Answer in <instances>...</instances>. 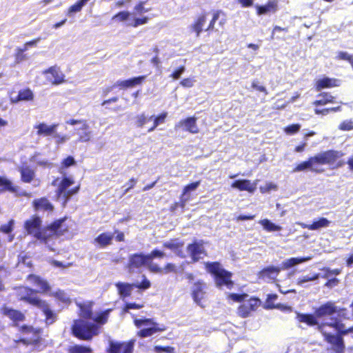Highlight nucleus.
<instances>
[{"label":"nucleus","instance_id":"obj_28","mask_svg":"<svg viewBox=\"0 0 353 353\" xmlns=\"http://www.w3.org/2000/svg\"><path fill=\"white\" fill-rule=\"evenodd\" d=\"M325 325L332 327L336 330L338 334L336 336H340L341 338V335L347 334L350 332H353V325L347 329L345 328V325L338 319H334L331 322L325 323Z\"/></svg>","mask_w":353,"mask_h":353},{"label":"nucleus","instance_id":"obj_50","mask_svg":"<svg viewBox=\"0 0 353 353\" xmlns=\"http://www.w3.org/2000/svg\"><path fill=\"white\" fill-rule=\"evenodd\" d=\"M278 299V295L276 294H269L267 295L264 308L266 310H272L274 309L275 305L276 303H275V301Z\"/></svg>","mask_w":353,"mask_h":353},{"label":"nucleus","instance_id":"obj_37","mask_svg":"<svg viewBox=\"0 0 353 353\" xmlns=\"http://www.w3.org/2000/svg\"><path fill=\"white\" fill-rule=\"evenodd\" d=\"M319 97L321 98L313 102V105L315 106L325 105L328 103H334V97L331 95L329 92H322L319 94Z\"/></svg>","mask_w":353,"mask_h":353},{"label":"nucleus","instance_id":"obj_54","mask_svg":"<svg viewBox=\"0 0 353 353\" xmlns=\"http://www.w3.org/2000/svg\"><path fill=\"white\" fill-rule=\"evenodd\" d=\"M146 1H139L134 7V12L136 14H141L143 13H145L150 12L151 8H148L145 7Z\"/></svg>","mask_w":353,"mask_h":353},{"label":"nucleus","instance_id":"obj_20","mask_svg":"<svg viewBox=\"0 0 353 353\" xmlns=\"http://www.w3.org/2000/svg\"><path fill=\"white\" fill-rule=\"evenodd\" d=\"M256 12L258 15L275 13L279 10L278 0H269L264 5H256Z\"/></svg>","mask_w":353,"mask_h":353},{"label":"nucleus","instance_id":"obj_41","mask_svg":"<svg viewBox=\"0 0 353 353\" xmlns=\"http://www.w3.org/2000/svg\"><path fill=\"white\" fill-rule=\"evenodd\" d=\"M309 259H310L309 257L308 258H303V257H302V258H294V257L290 258V259L284 261L282 263L281 269L282 270H288L292 266H294L297 264L303 263Z\"/></svg>","mask_w":353,"mask_h":353},{"label":"nucleus","instance_id":"obj_40","mask_svg":"<svg viewBox=\"0 0 353 353\" xmlns=\"http://www.w3.org/2000/svg\"><path fill=\"white\" fill-rule=\"evenodd\" d=\"M112 311V309L109 308L99 313L95 318L92 319L95 324L98 325L100 327L101 325L105 324L108 322L109 314Z\"/></svg>","mask_w":353,"mask_h":353},{"label":"nucleus","instance_id":"obj_47","mask_svg":"<svg viewBox=\"0 0 353 353\" xmlns=\"http://www.w3.org/2000/svg\"><path fill=\"white\" fill-rule=\"evenodd\" d=\"M131 13L127 10H123L115 14L112 17V20L120 23L124 22L130 19Z\"/></svg>","mask_w":353,"mask_h":353},{"label":"nucleus","instance_id":"obj_7","mask_svg":"<svg viewBox=\"0 0 353 353\" xmlns=\"http://www.w3.org/2000/svg\"><path fill=\"white\" fill-rule=\"evenodd\" d=\"M134 324L140 328L143 325H148L147 328L141 329L137 332V335L140 338H145L154 334L165 330V327H160L159 324L153 321V319H134Z\"/></svg>","mask_w":353,"mask_h":353},{"label":"nucleus","instance_id":"obj_12","mask_svg":"<svg viewBox=\"0 0 353 353\" xmlns=\"http://www.w3.org/2000/svg\"><path fill=\"white\" fill-rule=\"evenodd\" d=\"M207 284L203 280H198L194 283L191 288V296L194 303L201 307H205L204 301L207 294Z\"/></svg>","mask_w":353,"mask_h":353},{"label":"nucleus","instance_id":"obj_21","mask_svg":"<svg viewBox=\"0 0 353 353\" xmlns=\"http://www.w3.org/2000/svg\"><path fill=\"white\" fill-rule=\"evenodd\" d=\"M32 205L35 211L52 212L54 209L52 203L45 196L34 199Z\"/></svg>","mask_w":353,"mask_h":353},{"label":"nucleus","instance_id":"obj_23","mask_svg":"<svg viewBox=\"0 0 353 353\" xmlns=\"http://www.w3.org/2000/svg\"><path fill=\"white\" fill-rule=\"evenodd\" d=\"M281 270V268L273 265L265 267L258 272V278L263 280L275 279Z\"/></svg>","mask_w":353,"mask_h":353},{"label":"nucleus","instance_id":"obj_13","mask_svg":"<svg viewBox=\"0 0 353 353\" xmlns=\"http://www.w3.org/2000/svg\"><path fill=\"white\" fill-rule=\"evenodd\" d=\"M26 292L27 294L20 298L21 301L41 310H42L48 304L47 301L41 299L35 294L37 292L35 290L27 288Z\"/></svg>","mask_w":353,"mask_h":353},{"label":"nucleus","instance_id":"obj_4","mask_svg":"<svg viewBox=\"0 0 353 353\" xmlns=\"http://www.w3.org/2000/svg\"><path fill=\"white\" fill-rule=\"evenodd\" d=\"M343 156L342 152L328 150L323 152L316 154L313 157H310V161L312 166V172H322L323 170L318 169L317 165H333V168H339L345 165V161L343 160H339Z\"/></svg>","mask_w":353,"mask_h":353},{"label":"nucleus","instance_id":"obj_25","mask_svg":"<svg viewBox=\"0 0 353 353\" xmlns=\"http://www.w3.org/2000/svg\"><path fill=\"white\" fill-rule=\"evenodd\" d=\"M34 94L32 90L29 88L20 90L15 97H10L12 103H17L20 101H32L34 100Z\"/></svg>","mask_w":353,"mask_h":353},{"label":"nucleus","instance_id":"obj_52","mask_svg":"<svg viewBox=\"0 0 353 353\" xmlns=\"http://www.w3.org/2000/svg\"><path fill=\"white\" fill-rule=\"evenodd\" d=\"M90 0H78L75 3L72 5L68 8V14L75 13L80 12L82 8Z\"/></svg>","mask_w":353,"mask_h":353},{"label":"nucleus","instance_id":"obj_29","mask_svg":"<svg viewBox=\"0 0 353 353\" xmlns=\"http://www.w3.org/2000/svg\"><path fill=\"white\" fill-rule=\"evenodd\" d=\"M112 234L102 232L94 238L93 243L101 248H104L112 243Z\"/></svg>","mask_w":353,"mask_h":353},{"label":"nucleus","instance_id":"obj_49","mask_svg":"<svg viewBox=\"0 0 353 353\" xmlns=\"http://www.w3.org/2000/svg\"><path fill=\"white\" fill-rule=\"evenodd\" d=\"M79 190H80V184H78L75 187H74L70 190H66L64 192H63V194L61 195L63 196V199L64 200V201H63L64 205L69 201L70 197L72 195H74L79 192Z\"/></svg>","mask_w":353,"mask_h":353},{"label":"nucleus","instance_id":"obj_5","mask_svg":"<svg viewBox=\"0 0 353 353\" xmlns=\"http://www.w3.org/2000/svg\"><path fill=\"white\" fill-rule=\"evenodd\" d=\"M71 330L73 336L77 339L89 341L93 336L99 334L100 327L94 323H90L83 319H76L73 322Z\"/></svg>","mask_w":353,"mask_h":353},{"label":"nucleus","instance_id":"obj_11","mask_svg":"<svg viewBox=\"0 0 353 353\" xmlns=\"http://www.w3.org/2000/svg\"><path fill=\"white\" fill-rule=\"evenodd\" d=\"M144 266H147L149 269L150 263L147 254L140 252L134 253L129 256L125 268L131 273L140 270Z\"/></svg>","mask_w":353,"mask_h":353},{"label":"nucleus","instance_id":"obj_3","mask_svg":"<svg viewBox=\"0 0 353 353\" xmlns=\"http://www.w3.org/2000/svg\"><path fill=\"white\" fill-rule=\"evenodd\" d=\"M212 17L207 25L209 12L204 11L199 14L194 19L190 26V31L194 32L196 37H200L203 32H206L208 34L216 30L215 23L221 14H223L221 10H214L211 12Z\"/></svg>","mask_w":353,"mask_h":353},{"label":"nucleus","instance_id":"obj_8","mask_svg":"<svg viewBox=\"0 0 353 353\" xmlns=\"http://www.w3.org/2000/svg\"><path fill=\"white\" fill-rule=\"evenodd\" d=\"M314 311L319 320H325L336 314L346 311V309L339 308L334 301H329L316 307Z\"/></svg>","mask_w":353,"mask_h":353},{"label":"nucleus","instance_id":"obj_63","mask_svg":"<svg viewBox=\"0 0 353 353\" xmlns=\"http://www.w3.org/2000/svg\"><path fill=\"white\" fill-rule=\"evenodd\" d=\"M55 139V143L57 145L63 144L69 139V136L67 134H59L57 132V131L54 132V134L52 136Z\"/></svg>","mask_w":353,"mask_h":353},{"label":"nucleus","instance_id":"obj_22","mask_svg":"<svg viewBox=\"0 0 353 353\" xmlns=\"http://www.w3.org/2000/svg\"><path fill=\"white\" fill-rule=\"evenodd\" d=\"M26 279L33 285L38 287L41 293H46L50 290V286L48 282L39 275L30 274L27 276Z\"/></svg>","mask_w":353,"mask_h":353},{"label":"nucleus","instance_id":"obj_53","mask_svg":"<svg viewBox=\"0 0 353 353\" xmlns=\"http://www.w3.org/2000/svg\"><path fill=\"white\" fill-rule=\"evenodd\" d=\"M147 256H148V260L149 261V263H150V265H154V263H152V260L154 258H159V259L163 258L165 256V253L161 250H159L158 249H154V250H152L149 254H148Z\"/></svg>","mask_w":353,"mask_h":353},{"label":"nucleus","instance_id":"obj_34","mask_svg":"<svg viewBox=\"0 0 353 353\" xmlns=\"http://www.w3.org/2000/svg\"><path fill=\"white\" fill-rule=\"evenodd\" d=\"M231 186L240 191H248L250 192H252L254 190L251 185L250 181L248 179L236 180L232 183Z\"/></svg>","mask_w":353,"mask_h":353},{"label":"nucleus","instance_id":"obj_35","mask_svg":"<svg viewBox=\"0 0 353 353\" xmlns=\"http://www.w3.org/2000/svg\"><path fill=\"white\" fill-rule=\"evenodd\" d=\"M41 312L45 316V322L46 324L50 325L57 321V314L51 309L49 303L41 310Z\"/></svg>","mask_w":353,"mask_h":353},{"label":"nucleus","instance_id":"obj_57","mask_svg":"<svg viewBox=\"0 0 353 353\" xmlns=\"http://www.w3.org/2000/svg\"><path fill=\"white\" fill-rule=\"evenodd\" d=\"M69 353H90L92 350L89 347L75 345L69 350Z\"/></svg>","mask_w":353,"mask_h":353},{"label":"nucleus","instance_id":"obj_16","mask_svg":"<svg viewBox=\"0 0 353 353\" xmlns=\"http://www.w3.org/2000/svg\"><path fill=\"white\" fill-rule=\"evenodd\" d=\"M197 118L195 117H189L183 119H181L175 124V130L182 128L191 134H197L199 132V128L197 125Z\"/></svg>","mask_w":353,"mask_h":353},{"label":"nucleus","instance_id":"obj_43","mask_svg":"<svg viewBox=\"0 0 353 353\" xmlns=\"http://www.w3.org/2000/svg\"><path fill=\"white\" fill-rule=\"evenodd\" d=\"M259 223L263 226V228L267 232H278L281 230V227L280 225L272 223L268 219L260 220Z\"/></svg>","mask_w":353,"mask_h":353},{"label":"nucleus","instance_id":"obj_10","mask_svg":"<svg viewBox=\"0 0 353 353\" xmlns=\"http://www.w3.org/2000/svg\"><path fill=\"white\" fill-rule=\"evenodd\" d=\"M261 304L260 299L251 296L246 301L242 302L237 307L236 314L243 319L248 318L257 310Z\"/></svg>","mask_w":353,"mask_h":353},{"label":"nucleus","instance_id":"obj_31","mask_svg":"<svg viewBox=\"0 0 353 353\" xmlns=\"http://www.w3.org/2000/svg\"><path fill=\"white\" fill-rule=\"evenodd\" d=\"M330 221L325 218L321 217L316 221H314L311 224L301 223L302 228L310 230H316L323 228H327L330 225Z\"/></svg>","mask_w":353,"mask_h":353},{"label":"nucleus","instance_id":"obj_18","mask_svg":"<svg viewBox=\"0 0 353 353\" xmlns=\"http://www.w3.org/2000/svg\"><path fill=\"white\" fill-rule=\"evenodd\" d=\"M19 327V331L23 334H32L33 338L30 340L21 339L19 341L26 345H37L40 343L41 338L39 335L40 331L34 329L32 326L28 325H23Z\"/></svg>","mask_w":353,"mask_h":353},{"label":"nucleus","instance_id":"obj_9","mask_svg":"<svg viewBox=\"0 0 353 353\" xmlns=\"http://www.w3.org/2000/svg\"><path fill=\"white\" fill-rule=\"evenodd\" d=\"M142 281L139 283H117L116 287L118 290L119 295L123 297H128L131 295L132 290L133 288H138L141 290H145L150 288L151 283L146 278L145 275L142 276Z\"/></svg>","mask_w":353,"mask_h":353},{"label":"nucleus","instance_id":"obj_36","mask_svg":"<svg viewBox=\"0 0 353 353\" xmlns=\"http://www.w3.org/2000/svg\"><path fill=\"white\" fill-rule=\"evenodd\" d=\"M0 187H2L3 191H8L12 193H17L19 188L14 185L13 183L5 176H0Z\"/></svg>","mask_w":353,"mask_h":353},{"label":"nucleus","instance_id":"obj_45","mask_svg":"<svg viewBox=\"0 0 353 353\" xmlns=\"http://www.w3.org/2000/svg\"><path fill=\"white\" fill-rule=\"evenodd\" d=\"M52 296L63 304L69 305L71 303L70 298L63 290H58L53 292Z\"/></svg>","mask_w":353,"mask_h":353},{"label":"nucleus","instance_id":"obj_19","mask_svg":"<svg viewBox=\"0 0 353 353\" xmlns=\"http://www.w3.org/2000/svg\"><path fill=\"white\" fill-rule=\"evenodd\" d=\"M1 312L4 316L9 318L14 327H18L21 322L26 320L25 314L19 310L3 306L1 308Z\"/></svg>","mask_w":353,"mask_h":353},{"label":"nucleus","instance_id":"obj_55","mask_svg":"<svg viewBox=\"0 0 353 353\" xmlns=\"http://www.w3.org/2000/svg\"><path fill=\"white\" fill-rule=\"evenodd\" d=\"M306 169H310L312 172V166L310 157L307 159V160L304 161L296 165V166L294 169V171L301 172Z\"/></svg>","mask_w":353,"mask_h":353},{"label":"nucleus","instance_id":"obj_24","mask_svg":"<svg viewBox=\"0 0 353 353\" xmlns=\"http://www.w3.org/2000/svg\"><path fill=\"white\" fill-rule=\"evenodd\" d=\"M145 77H146L145 75H142L132 77L131 79L126 80L117 81L115 83V85L121 89H128L133 88L138 85H141L145 81Z\"/></svg>","mask_w":353,"mask_h":353},{"label":"nucleus","instance_id":"obj_14","mask_svg":"<svg viewBox=\"0 0 353 353\" xmlns=\"http://www.w3.org/2000/svg\"><path fill=\"white\" fill-rule=\"evenodd\" d=\"M187 251L188 252L192 261L196 263L201 259V254L206 255V251L204 248V241H194L192 243H189L187 246Z\"/></svg>","mask_w":353,"mask_h":353},{"label":"nucleus","instance_id":"obj_30","mask_svg":"<svg viewBox=\"0 0 353 353\" xmlns=\"http://www.w3.org/2000/svg\"><path fill=\"white\" fill-rule=\"evenodd\" d=\"M339 81L334 78L323 77L316 81V89L319 91L324 88H330L339 85Z\"/></svg>","mask_w":353,"mask_h":353},{"label":"nucleus","instance_id":"obj_17","mask_svg":"<svg viewBox=\"0 0 353 353\" xmlns=\"http://www.w3.org/2000/svg\"><path fill=\"white\" fill-rule=\"evenodd\" d=\"M134 343V339L122 343L110 341V347L107 352L108 353H132Z\"/></svg>","mask_w":353,"mask_h":353},{"label":"nucleus","instance_id":"obj_51","mask_svg":"<svg viewBox=\"0 0 353 353\" xmlns=\"http://www.w3.org/2000/svg\"><path fill=\"white\" fill-rule=\"evenodd\" d=\"M150 20V18L146 16H143L141 17H134L132 19L130 22L128 23V26L137 28L139 26H142L146 24Z\"/></svg>","mask_w":353,"mask_h":353},{"label":"nucleus","instance_id":"obj_44","mask_svg":"<svg viewBox=\"0 0 353 353\" xmlns=\"http://www.w3.org/2000/svg\"><path fill=\"white\" fill-rule=\"evenodd\" d=\"M79 307L80 308V316L83 319V320L93 319V312L91 305L79 304Z\"/></svg>","mask_w":353,"mask_h":353},{"label":"nucleus","instance_id":"obj_64","mask_svg":"<svg viewBox=\"0 0 353 353\" xmlns=\"http://www.w3.org/2000/svg\"><path fill=\"white\" fill-rule=\"evenodd\" d=\"M338 128L342 131H350L353 130V120H344L339 125Z\"/></svg>","mask_w":353,"mask_h":353},{"label":"nucleus","instance_id":"obj_42","mask_svg":"<svg viewBox=\"0 0 353 353\" xmlns=\"http://www.w3.org/2000/svg\"><path fill=\"white\" fill-rule=\"evenodd\" d=\"M183 242L179 239H172L169 241L164 242L163 247L173 251L179 250L183 246Z\"/></svg>","mask_w":353,"mask_h":353},{"label":"nucleus","instance_id":"obj_56","mask_svg":"<svg viewBox=\"0 0 353 353\" xmlns=\"http://www.w3.org/2000/svg\"><path fill=\"white\" fill-rule=\"evenodd\" d=\"M341 106H336V107H332L329 108H324V109H314V113L317 115H327L330 112H336L341 111Z\"/></svg>","mask_w":353,"mask_h":353},{"label":"nucleus","instance_id":"obj_60","mask_svg":"<svg viewBox=\"0 0 353 353\" xmlns=\"http://www.w3.org/2000/svg\"><path fill=\"white\" fill-rule=\"evenodd\" d=\"M76 165V161L72 156H68L61 161V168L66 169Z\"/></svg>","mask_w":353,"mask_h":353},{"label":"nucleus","instance_id":"obj_46","mask_svg":"<svg viewBox=\"0 0 353 353\" xmlns=\"http://www.w3.org/2000/svg\"><path fill=\"white\" fill-rule=\"evenodd\" d=\"M248 294L246 293L236 294V293H228L226 299L228 302L233 301L234 303H242L246 300Z\"/></svg>","mask_w":353,"mask_h":353},{"label":"nucleus","instance_id":"obj_62","mask_svg":"<svg viewBox=\"0 0 353 353\" xmlns=\"http://www.w3.org/2000/svg\"><path fill=\"white\" fill-rule=\"evenodd\" d=\"M143 307L142 304H139L136 303H127L122 307L121 313L123 314L128 313L129 310L131 309H141Z\"/></svg>","mask_w":353,"mask_h":353},{"label":"nucleus","instance_id":"obj_15","mask_svg":"<svg viewBox=\"0 0 353 353\" xmlns=\"http://www.w3.org/2000/svg\"><path fill=\"white\" fill-rule=\"evenodd\" d=\"M41 223L42 221L39 216L33 215L25 221L24 229L28 234L32 235L37 239L38 233L43 232V228H41Z\"/></svg>","mask_w":353,"mask_h":353},{"label":"nucleus","instance_id":"obj_38","mask_svg":"<svg viewBox=\"0 0 353 353\" xmlns=\"http://www.w3.org/2000/svg\"><path fill=\"white\" fill-rule=\"evenodd\" d=\"M74 183V181L72 178L68 176L63 177L57 190V195L61 196L63 192H64L68 187L73 185Z\"/></svg>","mask_w":353,"mask_h":353},{"label":"nucleus","instance_id":"obj_6","mask_svg":"<svg viewBox=\"0 0 353 353\" xmlns=\"http://www.w3.org/2000/svg\"><path fill=\"white\" fill-rule=\"evenodd\" d=\"M67 219V216H64L54 220L52 223L43 228V232L38 233L37 240L41 242L47 243L50 239L52 237H60L68 232V227H63V223Z\"/></svg>","mask_w":353,"mask_h":353},{"label":"nucleus","instance_id":"obj_59","mask_svg":"<svg viewBox=\"0 0 353 353\" xmlns=\"http://www.w3.org/2000/svg\"><path fill=\"white\" fill-rule=\"evenodd\" d=\"M201 181H196L186 185L182 191L181 196H183L189 192L195 190L200 185Z\"/></svg>","mask_w":353,"mask_h":353},{"label":"nucleus","instance_id":"obj_2","mask_svg":"<svg viewBox=\"0 0 353 353\" xmlns=\"http://www.w3.org/2000/svg\"><path fill=\"white\" fill-rule=\"evenodd\" d=\"M206 271L210 273L214 279L215 285L219 289L225 288L228 290L233 289L234 282L232 279L233 274L224 269L219 261L205 263Z\"/></svg>","mask_w":353,"mask_h":353},{"label":"nucleus","instance_id":"obj_48","mask_svg":"<svg viewBox=\"0 0 353 353\" xmlns=\"http://www.w3.org/2000/svg\"><path fill=\"white\" fill-rule=\"evenodd\" d=\"M89 126L85 123L83 125L82 130L83 131L79 134L78 141L79 142H88L91 140V132L88 130Z\"/></svg>","mask_w":353,"mask_h":353},{"label":"nucleus","instance_id":"obj_26","mask_svg":"<svg viewBox=\"0 0 353 353\" xmlns=\"http://www.w3.org/2000/svg\"><path fill=\"white\" fill-rule=\"evenodd\" d=\"M57 123H53L52 125H47L45 123H40L34 126V128L37 129V135L43 137H52L57 131Z\"/></svg>","mask_w":353,"mask_h":353},{"label":"nucleus","instance_id":"obj_61","mask_svg":"<svg viewBox=\"0 0 353 353\" xmlns=\"http://www.w3.org/2000/svg\"><path fill=\"white\" fill-rule=\"evenodd\" d=\"M301 129V125L299 123H293L288 125L284 128V132L287 134H294L297 133Z\"/></svg>","mask_w":353,"mask_h":353},{"label":"nucleus","instance_id":"obj_39","mask_svg":"<svg viewBox=\"0 0 353 353\" xmlns=\"http://www.w3.org/2000/svg\"><path fill=\"white\" fill-rule=\"evenodd\" d=\"M167 117V112H163L155 117L151 116L149 119H153V125L148 129V131L149 132L154 131L159 125L162 124L165 122Z\"/></svg>","mask_w":353,"mask_h":353},{"label":"nucleus","instance_id":"obj_33","mask_svg":"<svg viewBox=\"0 0 353 353\" xmlns=\"http://www.w3.org/2000/svg\"><path fill=\"white\" fill-rule=\"evenodd\" d=\"M149 271L153 273L168 274L170 272H176V267L174 263H168L163 268L158 265H150Z\"/></svg>","mask_w":353,"mask_h":353},{"label":"nucleus","instance_id":"obj_1","mask_svg":"<svg viewBox=\"0 0 353 353\" xmlns=\"http://www.w3.org/2000/svg\"><path fill=\"white\" fill-rule=\"evenodd\" d=\"M296 319L299 322L305 323L307 325L310 327L316 325L317 330L322 333L325 341L331 345L332 349L335 352V353L343 352L345 345L343 338L340 336H334V334L327 333L324 330L325 323H319V319L316 315L314 310L313 314L297 313Z\"/></svg>","mask_w":353,"mask_h":353},{"label":"nucleus","instance_id":"obj_58","mask_svg":"<svg viewBox=\"0 0 353 353\" xmlns=\"http://www.w3.org/2000/svg\"><path fill=\"white\" fill-rule=\"evenodd\" d=\"M14 223V220L10 219L7 223L3 224L0 226V232L3 234H10L13 231Z\"/></svg>","mask_w":353,"mask_h":353},{"label":"nucleus","instance_id":"obj_27","mask_svg":"<svg viewBox=\"0 0 353 353\" xmlns=\"http://www.w3.org/2000/svg\"><path fill=\"white\" fill-rule=\"evenodd\" d=\"M21 175V181L23 183H31L35 177V171L26 163H23L18 169Z\"/></svg>","mask_w":353,"mask_h":353},{"label":"nucleus","instance_id":"obj_32","mask_svg":"<svg viewBox=\"0 0 353 353\" xmlns=\"http://www.w3.org/2000/svg\"><path fill=\"white\" fill-rule=\"evenodd\" d=\"M50 73L54 78L52 84L59 85L65 81L64 74L56 66H51L43 72V74Z\"/></svg>","mask_w":353,"mask_h":353}]
</instances>
